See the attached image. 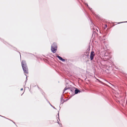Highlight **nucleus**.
<instances>
[{
    "mask_svg": "<svg viewBox=\"0 0 127 127\" xmlns=\"http://www.w3.org/2000/svg\"><path fill=\"white\" fill-rule=\"evenodd\" d=\"M127 21H125V22H119V23H118L120 24V23H127Z\"/></svg>",
    "mask_w": 127,
    "mask_h": 127,
    "instance_id": "obj_19",
    "label": "nucleus"
},
{
    "mask_svg": "<svg viewBox=\"0 0 127 127\" xmlns=\"http://www.w3.org/2000/svg\"><path fill=\"white\" fill-rule=\"evenodd\" d=\"M64 102V101L63 100H61V99L60 100V103L62 104Z\"/></svg>",
    "mask_w": 127,
    "mask_h": 127,
    "instance_id": "obj_13",
    "label": "nucleus"
},
{
    "mask_svg": "<svg viewBox=\"0 0 127 127\" xmlns=\"http://www.w3.org/2000/svg\"><path fill=\"white\" fill-rule=\"evenodd\" d=\"M85 4L87 5V7H88V8L89 7V6L87 3H85Z\"/></svg>",
    "mask_w": 127,
    "mask_h": 127,
    "instance_id": "obj_20",
    "label": "nucleus"
},
{
    "mask_svg": "<svg viewBox=\"0 0 127 127\" xmlns=\"http://www.w3.org/2000/svg\"><path fill=\"white\" fill-rule=\"evenodd\" d=\"M90 22H91V25H94V23H93V22L91 20V19L90 18Z\"/></svg>",
    "mask_w": 127,
    "mask_h": 127,
    "instance_id": "obj_10",
    "label": "nucleus"
},
{
    "mask_svg": "<svg viewBox=\"0 0 127 127\" xmlns=\"http://www.w3.org/2000/svg\"><path fill=\"white\" fill-rule=\"evenodd\" d=\"M49 104H50V105L53 108H54V109H57L54 106H53V105H52L50 103H49Z\"/></svg>",
    "mask_w": 127,
    "mask_h": 127,
    "instance_id": "obj_12",
    "label": "nucleus"
},
{
    "mask_svg": "<svg viewBox=\"0 0 127 127\" xmlns=\"http://www.w3.org/2000/svg\"><path fill=\"white\" fill-rule=\"evenodd\" d=\"M89 52H87V51H86L84 53V54H83L82 55V57H84V56H86V55Z\"/></svg>",
    "mask_w": 127,
    "mask_h": 127,
    "instance_id": "obj_9",
    "label": "nucleus"
},
{
    "mask_svg": "<svg viewBox=\"0 0 127 127\" xmlns=\"http://www.w3.org/2000/svg\"><path fill=\"white\" fill-rule=\"evenodd\" d=\"M23 93L22 94V95H23Z\"/></svg>",
    "mask_w": 127,
    "mask_h": 127,
    "instance_id": "obj_28",
    "label": "nucleus"
},
{
    "mask_svg": "<svg viewBox=\"0 0 127 127\" xmlns=\"http://www.w3.org/2000/svg\"><path fill=\"white\" fill-rule=\"evenodd\" d=\"M19 53H20V52H19Z\"/></svg>",
    "mask_w": 127,
    "mask_h": 127,
    "instance_id": "obj_31",
    "label": "nucleus"
},
{
    "mask_svg": "<svg viewBox=\"0 0 127 127\" xmlns=\"http://www.w3.org/2000/svg\"><path fill=\"white\" fill-rule=\"evenodd\" d=\"M47 102H48L49 103H50L47 100Z\"/></svg>",
    "mask_w": 127,
    "mask_h": 127,
    "instance_id": "obj_26",
    "label": "nucleus"
},
{
    "mask_svg": "<svg viewBox=\"0 0 127 127\" xmlns=\"http://www.w3.org/2000/svg\"><path fill=\"white\" fill-rule=\"evenodd\" d=\"M68 99H66V101H67V100H68Z\"/></svg>",
    "mask_w": 127,
    "mask_h": 127,
    "instance_id": "obj_27",
    "label": "nucleus"
},
{
    "mask_svg": "<svg viewBox=\"0 0 127 127\" xmlns=\"http://www.w3.org/2000/svg\"><path fill=\"white\" fill-rule=\"evenodd\" d=\"M97 80L98 81V82L101 83H103L101 81H100V80H99L98 79H97Z\"/></svg>",
    "mask_w": 127,
    "mask_h": 127,
    "instance_id": "obj_17",
    "label": "nucleus"
},
{
    "mask_svg": "<svg viewBox=\"0 0 127 127\" xmlns=\"http://www.w3.org/2000/svg\"><path fill=\"white\" fill-rule=\"evenodd\" d=\"M1 116V117H4V118H6V119H8V120H9V119H8V118H5V117H4V116Z\"/></svg>",
    "mask_w": 127,
    "mask_h": 127,
    "instance_id": "obj_21",
    "label": "nucleus"
},
{
    "mask_svg": "<svg viewBox=\"0 0 127 127\" xmlns=\"http://www.w3.org/2000/svg\"><path fill=\"white\" fill-rule=\"evenodd\" d=\"M23 88H21V91L23 90Z\"/></svg>",
    "mask_w": 127,
    "mask_h": 127,
    "instance_id": "obj_24",
    "label": "nucleus"
},
{
    "mask_svg": "<svg viewBox=\"0 0 127 127\" xmlns=\"http://www.w3.org/2000/svg\"><path fill=\"white\" fill-rule=\"evenodd\" d=\"M9 120H10V121H12L14 124H15V123L14 122H13V121H12V120H11L10 119H9Z\"/></svg>",
    "mask_w": 127,
    "mask_h": 127,
    "instance_id": "obj_23",
    "label": "nucleus"
},
{
    "mask_svg": "<svg viewBox=\"0 0 127 127\" xmlns=\"http://www.w3.org/2000/svg\"><path fill=\"white\" fill-rule=\"evenodd\" d=\"M95 56V54L94 51H92L91 52V54L90 56V58L91 60V61H92L94 59V56Z\"/></svg>",
    "mask_w": 127,
    "mask_h": 127,
    "instance_id": "obj_5",
    "label": "nucleus"
},
{
    "mask_svg": "<svg viewBox=\"0 0 127 127\" xmlns=\"http://www.w3.org/2000/svg\"><path fill=\"white\" fill-rule=\"evenodd\" d=\"M38 88L39 89H40V88L39 87H38Z\"/></svg>",
    "mask_w": 127,
    "mask_h": 127,
    "instance_id": "obj_25",
    "label": "nucleus"
},
{
    "mask_svg": "<svg viewBox=\"0 0 127 127\" xmlns=\"http://www.w3.org/2000/svg\"><path fill=\"white\" fill-rule=\"evenodd\" d=\"M22 66L24 73H28V69L25 61L23 60L21 62Z\"/></svg>",
    "mask_w": 127,
    "mask_h": 127,
    "instance_id": "obj_1",
    "label": "nucleus"
},
{
    "mask_svg": "<svg viewBox=\"0 0 127 127\" xmlns=\"http://www.w3.org/2000/svg\"><path fill=\"white\" fill-rule=\"evenodd\" d=\"M15 124L16 125V126H17V125H16V124Z\"/></svg>",
    "mask_w": 127,
    "mask_h": 127,
    "instance_id": "obj_29",
    "label": "nucleus"
},
{
    "mask_svg": "<svg viewBox=\"0 0 127 127\" xmlns=\"http://www.w3.org/2000/svg\"><path fill=\"white\" fill-rule=\"evenodd\" d=\"M75 90H74L75 93L72 96L74 95L75 94H76L79 93H80L81 92L80 90H79L77 88H75Z\"/></svg>",
    "mask_w": 127,
    "mask_h": 127,
    "instance_id": "obj_6",
    "label": "nucleus"
},
{
    "mask_svg": "<svg viewBox=\"0 0 127 127\" xmlns=\"http://www.w3.org/2000/svg\"><path fill=\"white\" fill-rule=\"evenodd\" d=\"M94 32V31H93V33Z\"/></svg>",
    "mask_w": 127,
    "mask_h": 127,
    "instance_id": "obj_30",
    "label": "nucleus"
},
{
    "mask_svg": "<svg viewBox=\"0 0 127 127\" xmlns=\"http://www.w3.org/2000/svg\"><path fill=\"white\" fill-rule=\"evenodd\" d=\"M56 57L60 60L62 61V62H64L65 61V59H63L62 58V57L59 56L58 55H57V56H56Z\"/></svg>",
    "mask_w": 127,
    "mask_h": 127,
    "instance_id": "obj_7",
    "label": "nucleus"
},
{
    "mask_svg": "<svg viewBox=\"0 0 127 127\" xmlns=\"http://www.w3.org/2000/svg\"><path fill=\"white\" fill-rule=\"evenodd\" d=\"M89 52L86 55L87 57V58H89Z\"/></svg>",
    "mask_w": 127,
    "mask_h": 127,
    "instance_id": "obj_14",
    "label": "nucleus"
},
{
    "mask_svg": "<svg viewBox=\"0 0 127 127\" xmlns=\"http://www.w3.org/2000/svg\"><path fill=\"white\" fill-rule=\"evenodd\" d=\"M57 45L56 43L54 42L51 47V51L53 53H55L57 49Z\"/></svg>",
    "mask_w": 127,
    "mask_h": 127,
    "instance_id": "obj_2",
    "label": "nucleus"
},
{
    "mask_svg": "<svg viewBox=\"0 0 127 127\" xmlns=\"http://www.w3.org/2000/svg\"><path fill=\"white\" fill-rule=\"evenodd\" d=\"M57 123L59 125L60 127H62V125L61 124H60V123L59 122L58 120H57Z\"/></svg>",
    "mask_w": 127,
    "mask_h": 127,
    "instance_id": "obj_11",
    "label": "nucleus"
},
{
    "mask_svg": "<svg viewBox=\"0 0 127 127\" xmlns=\"http://www.w3.org/2000/svg\"><path fill=\"white\" fill-rule=\"evenodd\" d=\"M25 75L26 76V80L25 81V83H26L27 80H28L27 76V75H26L25 74Z\"/></svg>",
    "mask_w": 127,
    "mask_h": 127,
    "instance_id": "obj_15",
    "label": "nucleus"
},
{
    "mask_svg": "<svg viewBox=\"0 0 127 127\" xmlns=\"http://www.w3.org/2000/svg\"><path fill=\"white\" fill-rule=\"evenodd\" d=\"M75 88H70V87H66L63 90V94L64 93L65 91L67 90H68L69 91H70L72 94L73 93H74V91ZM72 95H73V94Z\"/></svg>",
    "mask_w": 127,
    "mask_h": 127,
    "instance_id": "obj_3",
    "label": "nucleus"
},
{
    "mask_svg": "<svg viewBox=\"0 0 127 127\" xmlns=\"http://www.w3.org/2000/svg\"><path fill=\"white\" fill-rule=\"evenodd\" d=\"M63 94L61 96V100H63Z\"/></svg>",
    "mask_w": 127,
    "mask_h": 127,
    "instance_id": "obj_18",
    "label": "nucleus"
},
{
    "mask_svg": "<svg viewBox=\"0 0 127 127\" xmlns=\"http://www.w3.org/2000/svg\"><path fill=\"white\" fill-rule=\"evenodd\" d=\"M94 62L95 63L96 62H98V59H97V58H96L95 57L94 59V60H93Z\"/></svg>",
    "mask_w": 127,
    "mask_h": 127,
    "instance_id": "obj_8",
    "label": "nucleus"
},
{
    "mask_svg": "<svg viewBox=\"0 0 127 127\" xmlns=\"http://www.w3.org/2000/svg\"><path fill=\"white\" fill-rule=\"evenodd\" d=\"M58 118L59 120L60 121V119H59V111H58Z\"/></svg>",
    "mask_w": 127,
    "mask_h": 127,
    "instance_id": "obj_16",
    "label": "nucleus"
},
{
    "mask_svg": "<svg viewBox=\"0 0 127 127\" xmlns=\"http://www.w3.org/2000/svg\"><path fill=\"white\" fill-rule=\"evenodd\" d=\"M107 27V25L106 24L105 25V28H106V27Z\"/></svg>",
    "mask_w": 127,
    "mask_h": 127,
    "instance_id": "obj_22",
    "label": "nucleus"
},
{
    "mask_svg": "<svg viewBox=\"0 0 127 127\" xmlns=\"http://www.w3.org/2000/svg\"><path fill=\"white\" fill-rule=\"evenodd\" d=\"M88 8L90 9L93 14L97 18H100L99 16L98 15H97L95 12L93 10L92 8H90L89 7H88Z\"/></svg>",
    "mask_w": 127,
    "mask_h": 127,
    "instance_id": "obj_4",
    "label": "nucleus"
}]
</instances>
